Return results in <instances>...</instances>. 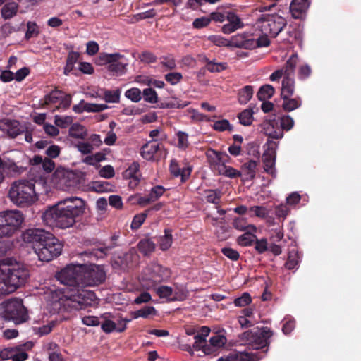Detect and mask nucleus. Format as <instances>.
I'll return each instance as SVG.
<instances>
[{
  "instance_id": "nucleus-1",
  "label": "nucleus",
  "mask_w": 361,
  "mask_h": 361,
  "mask_svg": "<svg viewBox=\"0 0 361 361\" xmlns=\"http://www.w3.org/2000/svg\"><path fill=\"white\" fill-rule=\"evenodd\" d=\"M80 269V264H71L57 274L58 280L66 287L51 292V300L55 309L79 310L96 303L97 298L95 293L82 288Z\"/></svg>"
},
{
  "instance_id": "nucleus-2",
  "label": "nucleus",
  "mask_w": 361,
  "mask_h": 361,
  "mask_svg": "<svg viewBox=\"0 0 361 361\" xmlns=\"http://www.w3.org/2000/svg\"><path fill=\"white\" fill-rule=\"evenodd\" d=\"M85 201L80 197L65 198L43 213V222L50 227L62 229L72 227L76 219L85 212Z\"/></svg>"
},
{
  "instance_id": "nucleus-3",
  "label": "nucleus",
  "mask_w": 361,
  "mask_h": 361,
  "mask_svg": "<svg viewBox=\"0 0 361 361\" xmlns=\"http://www.w3.org/2000/svg\"><path fill=\"white\" fill-rule=\"evenodd\" d=\"M272 336L270 329L264 327L259 331H246L240 336L244 345L248 346V350L243 351L231 352L228 356L220 357L218 361H259L264 357L267 349L258 351L267 347L269 338Z\"/></svg>"
},
{
  "instance_id": "nucleus-4",
  "label": "nucleus",
  "mask_w": 361,
  "mask_h": 361,
  "mask_svg": "<svg viewBox=\"0 0 361 361\" xmlns=\"http://www.w3.org/2000/svg\"><path fill=\"white\" fill-rule=\"evenodd\" d=\"M30 276L29 270L22 262L13 258L0 262V295H8L24 285Z\"/></svg>"
},
{
  "instance_id": "nucleus-5",
  "label": "nucleus",
  "mask_w": 361,
  "mask_h": 361,
  "mask_svg": "<svg viewBox=\"0 0 361 361\" xmlns=\"http://www.w3.org/2000/svg\"><path fill=\"white\" fill-rule=\"evenodd\" d=\"M8 197L13 204L21 208L28 207L38 200L35 183L26 179H19L11 184Z\"/></svg>"
},
{
  "instance_id": "nucleus-6",
  "label": "nucleus",
  "mask_w": 361,
  "mask_h": 361,
  "mask_svg": "<svg viewBox=\"0 0 361 361\" xmlns=\"http://www.w3.org/2000/svg\"><path fill=\"white\" fill-rule=\"evenodd\" d=\"M0 315L5 320L12 321L16 324L25 322L29 317L23 300L20 298H12L3 302L0 305Z\"/></svg>"
},
{
  "instance_id": "nucleus-7",
  "label": "nucleus",
  "mask_w": 361,
  "mask_h": 361,
  "mask_svg": "<svg viewBox=\"0 0 361 361\" xmlns=\"http://www.w3.org/2000/svg\"><path fill=\"white\" fill-rule=\"evenodd\" d=\"M23 221V214L19 210L0 212V238L13 236L19 230Z\"/></svg>"
},
{
  "instance_id": "nucleus-8",
  "label": "nucleus",
  "mask_w": 361,
  "mask_h": 361,
  "mask_svg": "<svg viewBox=\"0 0 361 361\" xmlns=\"http://www.w3.org/2000/svg\"><path fill=\"white\" fill-rule=\"evenodd\" d=\"M257 27L262 33L276 37L286 27V20L276 13L263 14L257 21Z\"/></svg>"
},
{
  "instance_id": "nucleus-9",
  "label": "nucleus",
  "mask_w": 361,
  "mask_h": 361,
  "mask_svg": "<svg viewBox=\"0 0 361 361\" xmlns=\"http://www.w3.org/2000/svg\"><path fill=\"white\" fill-rule=\"evenodd\" d=\"M82 288L96 286L106 279V272L103 266L94 264H80Z\"/></svg>"
},
{
  "instance_id": "nucleus-10",
  "label": "nucleus",
  "mask_w": 361,
  "mask_h": 361,
  "mask_svg": "<svg viewBox=\"0 0 361 361\" xmlns=\"http://www.w3.org/2000/svg\"><path fill=\"white\" fill-rule=\"evenodd\" d=\"M63 245L50 233L40 246L35 247V252L40 261L49 262L61 255Z\"/></svg>"
},
{
  "instance_id": "nucleus-11",
  "label": "nucleus",
  "mask_w": 361,
  "mask_h": 361,
  "mask_svg": "<svg viewBox=\"0 0 361 361\" xmlns=\"http://www.w3.org/2000/svg\"><path fill=\"white\" fill-rule=\"evenodd\" d=\"M264 129L269 138L279 140L283 137V131H288L294 126V120L290 115H284L278 119L264 123Z\"/></svg>"
},
{
  "instance_id": "nucleus-12",
  "label": "nucleus",
  "mask_w": 361,
  "mask_h": 361,
  "mask_svg": "<svg viewBox=\"0 0 361 361\" xmlns=\"http://www.w3.org/2000/svg\"><path fill=\"white\" fill-rule=\"evenodd\" d=\"M99 58L103 63L107 64L109 71L120 75L126 73L128 62L123 55L119 53H102Z\"/></svg>"
},
{
  "instance_id": "nucleus-13",
  "label": "nucleus",
  "mask_w": 361,
  "mask_h": 361,
  "mask_svg": "<svg viewBox=\"0 0 361 361\" xmlns=\"http://www.w3.org/2000/svg\"><path fill=\"white\" fill-rule=\"evenodd\" d=\"M210 333V329L207 326H202L197 333V335H195L194 342L192 345L188 343L190 341L189 339H186L185 337H183L180 340V345L181 348L183 350L188 351L190 353H192L193 351H199L204 346V343L207 342L206 338L209 336Z\"/></svg>"
},
{
  "instance_id": "nucleus-14",
  "label": "nucleus",
  "mask_w": 361,
  "mask_h": 361,
  "mask_svg": "<svg viewBox=\"0 0 361 361\" xmlns=\"http://www.w3.org/2000/svg\"><path fill=\"white\" fill-rule=\"evenodd\" d=\"M145 279L153 283H159L169 279L171 276L170 271L161 264L152 262L144 270Z\"/></svg>"
},
{
  "instance_id": "nucleus-15",
  "label": "nucleus",
  "mask_w": 361,
  "mask_h": 361,
  "mask_svg": "<svg viewBox=\"0 0 361 361\" xmlns=\"http://www.w3.org/2000/svg\"><path fill=\"white\" fill-rule=\"evenodd\" d=\"M50 233L42 228H31L22 233L21 239L25 243L31 245L35 250V247L40 246Z\"/></svg>"
},
{
  "instance_id": "nucleus-16",
  "label": "nucleus",
  "mask_w": 361,
  "mask_h": 361,
  "mask_svg": "<svg viewBox=\"0 0 361 361\" xmlns=\"http://www.w3.org/2000/svg\"><path fill=\"white\" fill-rule=\"evenodd\" d=\"M267 149L262 155V161L264 163V171L271 174L272 176H276L275 162L276 157V147L278 143L276 142L270 140L267 142Z\"/></svg>"
},
{
  "instance_id": "nucleus-17",
  "label": "nucleus",
  "mask_w": 361,
  "mask_h": 361,
  "mask_svg": "<svg viewBox=\"0 0 361 361\" xmlns=\"http://www.w3.org/2000/svg\"><path fill=\"white\" fill-rule=\"evenodd\" d=\"M73 178L74 174L71 171L65 169H57L54 173L53 180L57 188L66 190L73 185Z\"/></svg>"
},
{
  "instance_id": "nucleus-18",
  "label": "nucleus",
  "mask_w": 361,
  "mask_h": 361,
  "mask_svg": "<svg viewBox=\"0 0 361 361\" xmlns=\"http://www.w3.org/2000/svg\"><path fill=\"white\" fill-rule=\"evenodd\" d=\"M226 20L228 23L224 24L221 27V31L224 34L233 33L245 26L241 18L233 11L226 12Z\"/></svg>"
},
{
  "instance_id": "nucleus-19",
  "label": "nucleus",
  "mask_w": 361,
  "mask_h": 361,
  "mask_svg": "<svg viewBox=\"0 0 361 361\" xmlns=\"http://www.w3.org/2000/svg\"><path fill=\"white\" fill-rule=\"evenodd\" d=\"M255 42L253 37L247 33H241L232 36L229 39V47L243 48L245 49H253Z\"/></svg>"
},
{
  "instance_id": "nucleus-20",
  "label": "nucleus",
  "mask_w": 361,
  "mask_h": 361,
  "mask_svg": "<svg viewBox=\"0 0 361 361\" xmlns=\"http://www.w3.org/2000/svg\"><path fill=\"white\" fill-rule=\"evenodd\" d=\"M226 338L220 334L213 336L210 338L209 343H205L202 350L205 355H212L226 343Z\"/></svg>"
},
{
  "instance_id": "nucleus-21",
  "label": "nucleus",
  "mask_w": 361,
  "mask_h": 361,
  "mask_svg": "<svg viewBox=\"0 0 361 361\" xmlns=\"http://www.w3.org/2000/svg\"><path fill=\"white\" fill-rule=\"evenodd\" d=\"M309 8L308 0H292L290 5V12L295 19H302Z\"/></svg>"
},
{
  "instance_id": "nucleus-22",
  "label": "nucleus",
  "mask_w": 361,
  "mask_h": 361,
  "mask_svg": "<svg viewBox=\"0 0 361 361\" xmlns=\"http://www.w3.org/2000/svg\"><path fill=\"white\" fill-rule=\"evenodd\" d=\"M108 108L105 104H92L85 102L81 100L79 104L73 106V111L77 114H81L84 111L87 112H100Z\"/></svg>"
},
{
  "instance_id": "nucleus-23",
  "label": "nucleus",
  "mask_w": 361,
  "mask_h": 361,
  "mask_svg": "<svg viewBox=\"0 0 361 361\" xmlns=\"http://www.w3.org/2000/svg\"><path fill=\"white\" fill-rule=\"evenodd\" d=\"M139 169V164L134 161L123 173V177L130 180L129 182V185L132 188L135 187L140 181Z\"/></svg>"
},
{
  "instance_id": "nucleus-24",
  "label": "nucleus",
  "mask_w": 361,
  "mask_h": 361,
  "mask_svg": "<svg viewBox=\"0 0 361 361\" xmlns=\"http://www.w3.org/2000/svg\"><path fill=\"white\" fill-rule=\"evenodd\" d=\"M207 157L218 171L221 169V166H224L229 159L226 152H217L216 150H210L207 153Z\"/></svg>"
},
{
  "instance_id": "nucleus-25",
  "label": "nucleus",
  "mask_w": 361,
  "mask_h": 361,
  "mask_svg": "<svg viewBox=\"0 0 361 361\" xmlns=\"http://www.w3.org/2000/svg\"><path fill=\"white\" fill-rule=\"evenodd\" d=\"M160 148V144L157 140H152L144 145L141 149L142 157L148 161L154 159L155 154Z\"/></svg>"
},
{
  "instance_id": "nucleus-26",
  "label": "nucleus",
  "mask_w": 361,
  "mask_h": 361,
  "mask_svg": "<svg viewBox=\"0 0 361 361\" xmlns=\"http://www.w3.org/2000/svg\"><path fill=\"white\" fill-rule=\"evenodd\" d=\"M257 162L254 160H249L245 162L241 168V176L247 180H251L255 178L256 175Z\"/></svg>"
},
{
  "instance_id": "nucleus-27",
  "label": "nucleus",
  "mask_w": 361,
  "mask_h": 361,
  "mask_svg": "<svg viewBox=\"0 0 361 361\" xmlns=\"http://www.w3.org/2000/svg\"><path fill=\"white\" fill-rule=\"evenodd\" d=\"M295 92L294 77L285 75L283 78L281 89V97H292Z\"/></svg>"
},
{
  "instance_id": "nucleus-28",
  "label": "nucleus",
  "mask_w": 361,
  "mask_h": 361,
  "mask_svg": "<svg viewBox=\"0 0 361 361\" xmlns=\"http://www.w3.org/2000/svg\"><path fill=\"white\" fill-rule=\"evenodd\" d=\"M281 98L283 99L282 107L286 111H293L300 108L302 105V99L299 96L294 98H292L291 97Z\"/></svg>"
},
{
  "instance_id": "nucleus-29",
  "label": "nucleus",
  "mask_w": 361,
  "mask_h": 361,
  "mask_svg": "<svg viewBox=\"0 0 361 361\" xmlns=\"http://www.w3.org/2000/svg\"><path fill=\"white\" fill-rule=\"evenodd\" d=\"M5 124L6 126L7 134L13 138H15L24 131L23 127L18 121L8 120Z\"/></svg>"
},
{
  "instance_id": "nucleus-30",
  "label": "nucleus",
  "mask_w": 361,
  "mask_h": 361,
  "mask_svg": "<svg viewBox=\"0 0 361 361\" xmlns=\"http://www.w3.org/2000/svg\"><path fill=\"white\" fill-rule=\"evenodd\" d=\"M190 171L189 168L180 169L175 159L171 161L170 171L171 174L175 177L181 176L182 181H184L190 176Z\"/></svg>"
},
{
  "instance_id": "nucleus-31",
  "label": "nucleus",
  "mask_w": 361,
  "mask_h": 361,
  "mask_svg": "<svg viewBox=\"0 0 361 361\" xmlns=\"http://www.w3.org/2000/svg\"><path fill=\"white\" fill-rule=\"evenodd\" d=\"M301 257L299 252L293 249L289 251L287 261L286 262V267L289 270H294L298 268Z\"/></svg>"
},
{
  "instance_id": "nucleus-32",
  "label": "nucleus",
  "mask_w": 361,
  "mask_h": 361,
  "mask_svg": "<svg viewBox=\"0 0 361 361\" xmlns=\"http://www.w3.org/2000/svg\"><path fill=\"white\" fill-rule=\"evenodd\" d=\"M206 63V68L211 73H219L227 68V63L224 62H217L215 59H209L207 57L203 59Z\"/></svg>"
},
{
  "instance_id": "nucleus-33",
  "label": "nucleus",
  "mask_w": 361,
  "mask_h": 361,
  "mask_svg": "<svg viewBox=\"0 0 361 361\" xmlns=\"http://www.w3.org/2000/svg\"><path fill=\"white\" fill-rule=\"evenodd\" d=\"M299 62L298 56L297 54H293L287 60L284 67L283 68L285 75L286 76H294L295 68Z\"/></svg>"
},
{
  "instance_id": "nucleus-34",
  "label": "nucleus",
  "mask_w": 361,
  "mask_h": 361,
  "mask_svg": "<svg viewBox=\"0 0 361 361\" xmlns=\"http://www.w3.org/2000/svg\"><path fill=\"white\" fill-rule=\"evenodd\" d=\"M173 242L171 231L169 229L164 230V235L159 238L158 243L160 249L162 251L169 250Z\"/></svg>"
},
{
  "instance_id": "nucleus-35",
  "label": "nucleus",
  "mask_w": 361,
  "mask_h": 361,
  "mask_svg": "<svg viewBox=\"0 0 361 361\" xmlns=\"http://www.w3.org/2000/svg\"><path fill=\"white\" fill-rule=\"evenodd\" d=\"M79 59V53L76 51H70L68 53L66 63L64 67L63 73L66 75H68L74 68L75 64L77 63Z\"/></svg>"
},
{
  "instance_id": "nucleus-36",
  "label": "nucleus",
  "mask_w": 361,
  "mask_h": 361,
  "mask_svg": "<svg viewBox=\"0 0 361 361\" xmlns=\"http://www.w3.org/2000/svg\"><path fill=\"white\" fill-rule=\"evenodd\" d=\"M137 248L144 255H148L154 250L155 243L150 239H142L138 243Z\"/></svg>"
},
{
  "instance_id": "nucleus-37",
  "label": "nucleus",
  "mask_w": 361,
  "mask_h": 361,
  "mask_svg": "<svg viewBox=\"0 0 361 361\" xmlns=\"http://www.w3.org/2000/svg\"><path fill=\"white\" fill-rule=\"evenodd\" d=\"M69 135L77 139H84L87 135V130L82 125L74 123L69 128Z\"/></svg>"
},
{
  "instance_id": "nucleus-38",
  "label": "nucleus",
  "mask_w": 361,
  "mask_h": 361,
  "mask_svg": "<svg viewBox=\"0 0 361 361\" xmlns=\"http://www.w3.org/2000/svg\"><path fill=\"white\" fill-rule=\"evenodd\" d=\"M157 311L152 306H145L144 307L132 312L133 319L139 317L148 318L150 315H155Z\"/></svg>"
},
{
  "instance_id": "nucleus-39",
  "label": "nucleus",
  "mask_w": 361,
  "mask_h": 361,
  "mask_svg": "<svg viewBox=\"0 0 361 361\" xmlns=\"http://www.w3.org/2000/svg\"><path fill=\"white\" fill-rule=\"evenodd\" d=\"M274 88L271 85H264L260 87L257 92V97L260 101H265L271 98L274 94Z\"/></svg>"
},
{
  "instance_id": "nucleus-40",
  "label": "nucleus",
  "mask_w": 361,
  "mask_h": 361,
  "mask_svg": "<svg viewBox=\"0 0 361 361\" xmlns=\"http://www.w3.org/2000/svg\"><path fill=\"white\" fill-rule=\"evenodd\" d=\"M253 95V88L252 86L247 85L239 91L238 101L242 104H247Z\"/></svg>"
},
{
  "instance_id": "nucleus-41",
  "label": "nucleus",
  "mask_w": 361,
  "mask_h": 361,
  "mask_svg": "<svg viewBox=\"0 0 361 361\" xmlns=\"http://www.w3.org/2000/svg\"><path fill=\"white\" fill-rule=\"evenodd\" d=\"M252 231L248 230L243 235H240L237 242L240 246H250L252 244L253 242L256 240V235L251 233Z\"/></svg>"
},
{
  "instance_id": "nucleus-42",
  "label": "nucleus",
  "mask_w": 361,
  "mask_h": 361,
  "mask_svg": "<svg viewBox=\"0 0 361 361\" xmlns=\"http://www.w3.org/2000/svg\"><path fill=\"white\" fill-rule=\"evenodd\" d=\"M240 123L248 126L252 123L253 121V111L250 109H245L238 114Z\"/></svg>"
},
{
  "instance_id": "nucleus-43",
  "label": "nucleus",
  "mask_w": 361,
  "mask_h": 361,
  "mask_svg": "<svg viewBox=\"0 0 361 361\" xmlns=\"http://www.w3.org/2000/svg\"><path fill=\"white\" fill-rule=\"evenodd\" d=\"M18 5L15 2L8 3L4 6L1 13L5 19L12 18L17 12Z\"/></svg>"
},
{
  "instance_id": "nucleus-44",
  "label": "nucleus",
  "mask_w": 361,
  "mask_h": 361,
  "mask_svg": "<svg viewBox=\"0 0 361 361\" xmlns=\"http://www.w3.org/2000/svg\"><path fill=\"white\" fill-rule=\"evenodd\" d=\"M157 294L163 299L172 301L173 288L167 286H161L156 289Z\"/></svg>"
},
{
  "instance_id": "nucleus-45",
  "label": "nucleus",
  "mask_w": 361,
  "mask_h": 361,
  "mask_svg": "<svg viewBox=\"0 0 361 361\" xmlns=\"http://www.w3.org/2000/svg\"><path fill=\"white\" fill-rule=\"evenodd\" d=\"M63 97V92L60 90H54L51 92L49 94L46 95L44 97V102L47 104H59L60 99H61Z\"/></svg>"
},
{
  "instance_id": "nucleus-46",
  "label": "nucleus",
  "mask_w": 361,
  "mask_h": 361,
  "mask_svg": "<svg viewBox=\"0 0 361 361\" xmlns=\"http://www.w3.org/2000/svg\"><path fill=\"white\" fill-rule=\"evenodd\" d=\"M142 96L144 100L148 103L156 104L158 102V95L156 91L151 87L144 89Z\"/></svg>"
},
{
  "instance_id": "nucleus-47",
  "label": "nucleus",
  "mask_w": 361,
  "mask_h": 361,
  "mask_svg": "<svg viewBox=\"0 0 361 361\" xmlns=\"http://www.w3.org/2000/svg\"><path fill=\"white\" fill-rule=\"evenodd\" d=\"M205 198L208 202L218 204L221 199V192L217 190H207L205 191Z\"/></svg>"
},
{
  "instance_id": "nucleus-48",
  "label": "nucleus",
  "mask_w": 361,
  "mask_h": 361,
  "mask_svg": "<svg viewBox=\"0 0 361 361\" xmlns=\"http://www.w3.org/2000/svg\"><path fill=\"white\" fill-rule=\"evenodd\" d=\"M104 321L101 324V329L106 334H110L116 329V324L111 319H109L105 314L102 315Z\"/></svg>"
},
{
  "instance_id": "nucleus-49",
  "label": "nucleus",
  "mask_w": 361,
  "mask_h": 361,
  "mask_svg": "<svg viewBox=\"0 0 361 361\" xmlns=\"http://www.w3.org/2000/svg\"><path fill=\"white\" fill-rule=\"evenodd\" d=\"M219 173L229 178H235L241 176L240 171L226 164L224 166H221Z\"/></svg>"
},
{
  "instance_id": "nucleus-50",
  "label": "nucleus",
  "mask_w": 361,
  "mask_h": 361,
  "mask_svg": "<svg viewBox=\"0 0 361 361\" xmlns=\"http://www.w3.org/2000/svg\"><path fill=\"white\" fill-rule=\"evenodd\" d=\"M125 96L133 102H138L142 99V92L140 89L133 87L126 91Z\"/></svg>"
},
{
  "instance_id": "nucleus-51",
  "label": "nucleus",
  "mask_w": 361,
  "mask_h": 361,
  "mask_svg": "<svg viewBox=\"0 0 361 361\" xmlns=\"http://www.w3.org/2000/svg\"><path fill=\"white\" fill-rule=\"evenodd\" d=\"M176 135L178 139V147L180 149H185L189 146L188 134L179 130Z\"/></svg>"
},
{
  "instance_id": "nucleus-52",
  "label": "nucleus",
  "mask_w": 361,
  "mask_h": 361,
  "mask_svg": "<svg viewBox=\"0 0 361 361\" xmlns=\"http://www.w3.org/2000/svg\"><path fill=\"white\" fill-rule=\"evenodd\" d=\"M120 95L119 90H106L104 92V100L108 103H117L119 102Z\"/></svg>"
},
{
  "instance_id": "nucleus-53",
  "label": "nucleus",
  "mask_w": 361,
  "mask_h": 361,
  "mask_svg": "<svg viewBox=\"0 0 361 361\" xmlns=\"http://www.w3.org/2000/svg\"><path fill=\"white\" fill-rule=\"evenodd\" d=\"M172 301H183L188 296V291L183 287L173 288Z\"/></svg>"
},
{
  "instance_id": "nucleus-54",
  "label": "nucleus",
  "mask_w": 361,
  "mask_h": 361,
  "mask_svg": "<svg viewBox=\"0 0 361 361\" xmlns=\"http://www.w3.org/2000/svg\"><path fill=\"white\" fill-rule=\"evenodd\" d=\"M233 226L240 231H252L253 232L256 231V227L254 225H246L245 222L242 219H236L233 221Z\"/></svg>"
},
{
  "instance_id": "nucleus-55",
  "label": "nucleus",
  "mask_w": 361,
  "mask_h": 361,
  "mask_svg": "<svg viewBox=\"0 0 361 361\" xmlns=\"http://www.w3.org/2000/svg\"><path fill=\"white\" fill-rule=\"evenodd\" d=\"M252 302V298L248 293H243L241 296L234 300V305L236 307H245Z\"/></svg>"
},
{
  "instance_id": "nucleus-56",
  "label": "nucleus",
  "mask_w": 361,
  "mask_h": 361,
  "mask_svg": "<svg viewBox=\"0 0 361 361\" xmlns=\"http://www.w3.org/2000/svg\"><path fill=\"white\" fill-rule=\"evenodd\" d=\"M208 39L216 46L229 47V39H227L221 35H210L208 37Z\"/></svg>"
},
{
  "instance_id": "nucleus-57",
  "label": "nucleus",
  "mask_w": 361,
  "mask_h": 361,
  "mask_svg": "<svg viewBox=\"0 0 361 361\" xmlns=\"http://www.w3.org/2000/svg\"><path fill=\"white\" fill-rule=\"evenodd\" d=\"M54 123L56 126L62 128H66L72 123V118L68 116H61L56 115L54 117Z\"/></svg>"
},
{
  "instance_id": "nucleus-58",
  "label": "nucleus",
  "mask_w": 361,
  "mask_h": 361,
  "mask_svg": "<svg viewBox=\"0 0 361 361\" xmlns=\"http://www.w3.org/2000/svg\"><path fill=\"white\" fill-rule=\"evenodd\" d=\"M35 159L37 161H42V168L47 173L51 172L55 168L54 162L49 158H44L42 159L41 157H35Z\"/></svg>"
},
{
  "instance_id": "nucleus-59",
  "label": "nucleus",
  "mask_w": 361,
  "mask_h": 361,
  "mask_svg": "<svg viewBox=\"0 0 361 361\" xmlns=\"http://www.w3.org/2000/svg\"><path fill=\"white\" fill-rule=\"evenodd\" d=\"M54 326L55 322L51 321L45 325H43L42 326L35 328V332L40 336H42L49 334L52 331Z\"/></svg>"
},
{
  "instance_id": "nucleus-60",
  "label": "nucleus",
  "mask_w": 361,
  "mask_h": 361,
  "mask_svg": "<svg viewBox=\"0 0 361 361\" xmlns=\"http://www.w3.org/2000/svg\"><path fill=\"white\" fill-rule=\"evenodd\" d=\"M213 128L218 131H224L226 130H232V126L226 119H222L214 122Z\"/></svg>"
},
{
  "instance_id": "nucleus-61",
  "label": "nucleus",
  "mask_w": 361,
  "mask_h": 361,
  "mask_svg": "<svg viewBox=\"0 0 361 361\" xmlns=\"http://www.w3.org/2000/svg\"><path fill=\"white\" fill-rule=\"evenodd\" d=\"M210 23L211 19H209V17L203 16L195 19L192 22V25L195 28L201 29L208 26Z\"/></svg>"
},
{
  "instance_id": "nucleus-62",
  "label": "nucleus",
  "mask_w": 361,
  "mask_h": 361,
  "mask_svg": "<svg viewBox=\"0 0 361 361\" xmlns=\"http://www.w3.org/2000/svg\"><path fill=\"white\" fill-rule=\"evenodd\" d=\"M182 74L178 72H173L165 75V80L171 85L178 84L182 79Z\"/></svg>"
},
{
  "instance_id": "nucleus-63",
  "label": "nucleus",
  "mask_w": 361,
  "mask_h": 361,
  "mask_svg": "<svg viewBox=\"0 0 361 361\" xmlns=\"http://www.w3.org/2000/svg\"><path fill=\"white\" fill-rule=\"evenodd\" d=\"M250 211L252 212L256 216L260 218H265L269 214L268 209L262 206H254L250 207Z\"/></svg>"
},
{
  "instance_id": "nucleus-64",
  "label": "nucleus",
  "mask_w": 361,
  "mask_h": 361,
  "mask_svg": "<svg viewBox=\"0 0 361 361\" xmlns=\"http://www.w3.org/2000/svg\"><path fill=\"white\" fill-rule=\"evenodd\" d=\"M27 32L25 33L26 39H30L37 36L39 33L37 25L32 22H28L27 24Z\"/></svg>"
}]
</instances>
